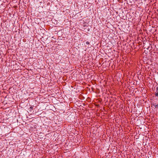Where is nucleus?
<instances>
[{
  "instance_id": "f03ea898",
  "label": "nucleus",
  "mask_w": 158,
  "mask_h": 158,
  "mask_svg": "<svg viewBox=\"0 0 158 158\" xmlns=\"http://www.w3.org/2000/svg\"><path fill=\"white\" fill-rule=\"evenodd\" d=\"M155 92H158V87L156 88Z\"/></svg>"
},
{
  "instance_id": "7ed1b4c3",
  "label": "nucleus",
  "mask_w": 158,
  "mask_h": 158,
  "mask_svg": "<svg viewBox=\"0 0 158 158\" xmlns=\"http://www.w3.org/2000/svg\"><path fill=\"white\" fill-rule=\"evenodd\" d=\"M86 44H89V42L87 41L86 42Z\"/></svg>"
},
{
  "instance_id": "f257e3e1",
  "label": "nucleus",
  "mask_w": 158,
  "mask_h": 158,
  "mask_svg": "<svg viewBox=\"0 0 158 158\" xmlns=\"http://www.w3.org/2000/svg\"><path fill=\"white\" fill-rule=\"evenodd\" d=\"M155 94L156 96H158V92H155Z\"/></svg>"
}]
</instances>
